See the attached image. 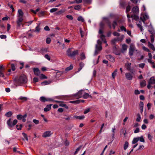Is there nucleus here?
Here are the masks:
<instances>
[{
  "instance_id": "4468645a",
  "label": "nucleus",
  "mask_w": 155,
  "mask_h": 155,
  "mask_svg": "<svg viewBox=\"0 0 155 155\" xmlns=\"http://www.w3.org/2000/svg\"><path fill=\"white\" fill-rule=\"evenodd\" d=\"M133 14H137L139 12V8L138 6H136L134 7L132 10Z\"/></svg>"
},
{
  "instance_id": "aec40b11",
  "label": "nucleus",
  "mask_w": 155,
  "mask_h": 155,
  "mask_svg": "<svg viewBox=\"0 0 155 155\" xmlns=\"http://www.w3.org/2000/svg\"><path fill=\"white\" fill-rule=\"evenodd\" d=\"M74 118L79 120H82L85 118V116L84 115L81 116H74Z\"/></svg>"
},
{
  "instance_id": "de8ad7c7",
  "label": "nucleus",
  "mask_w": 155,
  "mask_h": 155,
  "mask_svg": "<svg viewBox=\"0 0 155 155\" xmlns=\"http://www.w3.org/2000/svg\"><path fill=\"white\" fill-rule=\"evenodd\" d=\"M12 115V113L11 111L8 112L5 114V116L7 117H10Z\"/></svg>"
},
{
  "instance_id": "774afa93",
  "label": "nucleus",
  "mask_w": 155,
  "mask_h": 155,
  "mask_svg": "<svg viewBox=\"0 0 155 155\" xmlns=\"http://www.w3.org/2000/svg\"><path fill=\"white\" fill-rule=\"evenodd\" d=\"M90 108L84 110V114H86L88 112H89L90 111Z\"/></svg>"
},
{
  "instance_id": "473e14b6",
  "label": "nucleus",
  "mask_w": 155,
  "mask_h": 155,
  "mask_svg": "<svg viewBox=\"0 0 155 155\" xmlns=\"http://www.w3.org/2000/svg\"><path fill=\"white\" fill-rule=\"evenodd\" d=\"M148 44V46L150 48H151L153 51L155 50L154 47L152 44H151L150 42H149Z\"/></svg>"
},
{
  "instance_id": "8fccbe9b",
  "label": "nucleus",
  "mask_w": 155,
  "mask_h": 155,
  "mask_svg": "<svg viewBox=\"0 0 155 155\" xmlns=\"http://www.w3.org/2000/svg\"><path fill=\"white\" fill-rule=\"evenodd\" d=\"M66 17L69 19L70 20H72L73 19V17L71 15H66Z\"/></svg>"
},
{
  "instance_id": "bb28decb",
  "label": "nucleus",
  "mask_w": 155,
  "mask_h": 155,
  "mask_svg": "<svg viewBox=\"0 0 155 155\" xmlns=\"http://www.w3.org/2000/svg\"><path fill=\"white\" fill-rule=\"evenodd\" d=\"M12 123L11 122V119H9L7 121V124L8 126L10 127H12Z\"/></svg>"
},
{
  "instance_id": "a878e982",
  "label": "nucleus",
  "mask_w": 155,
  "mask_h": 155,
  "mask_svg": "<svg viewBox=\"0 0 155 155\" xmlns=\"http://www.w3.org/2000/svg\"><path fill=\"white\" fill-rule=\"evenodd\" d=\"M12 123L11 122V119H9L7 121V124L8 126L10 127H12Z\"/></svg>"
},
{
  "instance_id": "9d476101",
  "label": "nucleus",
  "mask_w": 155,
  "mask_h": 155,
  "mask_svg": "<svg viewBox=\"0 0 155 155\" xmlns=\"http://www.w3.org/2000/svg\"><path fill=\"white\" fill-rule=\"evenodd\" d=\"M135 47L134 46H130L129 49V54L130 56L133 55L134 50Z\"/></svg>"
},
{
  "instance_id": "e433bc0d",
  "label": "nucleus",
  "mask_w": 155,
  "mask_h": 155,
  "mask_svg": "<svg viewBox=\"0 0 155 155\" xmlns=\"http://www.w3.org/2000/svg\"><path fill=\"white\" fill-rule=\"evenodd\" d=\"M117 69H116L112 74V76L113 79L115 78V76H116L117 74Z\"/></svg>"
},
{
  "instance_id": "6e6552de",
  "label": "nucleus",
  "mask_w": 155,
  "mask_h": 155,
  "mask_svg": "<svg viewBox=\"0 0 155 155\" xmlns=\"http://www.w3.org/2000/svg\"><path fill=\"white\" fill-rule=\"evenodd\" d=\"M53 132L51 131L48 130L45 131L42 134V136L44 137H50Z\"/></svg>"
},
{
  "instance_id": "9b49d317",
  "label": "nucleus",
  "mask_w": 155,
  "mask_h": 155,
  "mask_svg": "<svg viewBox=\"0 0 155 155\" xmlns=\"http://www.w3.org/2000/svg\"><path fill=\"white\" fill-rule=\"evenodd\" d=\"M55 102L57 103H60L59 105L60 107H64L67 109L68 108V107L66 105V104H65L64 103L62 102L58 101H55Z\"/></svg>"
},
{
  "instance_id": "f704fd0d",
  "label": "nucleus",
  "mask_w": 155,
  "mask_h": 155,
  "mask_svg": "<svg viewBox=\"0 0 155 155\" xmlns=\"http://www.w3.org/2000/svg\"><path fill=\"white\" fill-rule=\"evenodd\" d=\"M64 12L65 10H64L61 9L59 11L56 12V14L57 15H60L64 13Z\"/></svg>"
},
{
  "instance_id": "5fc2aeb1",
  "label": "nucleus",
  "mask_w": 155,
  "mask_h": 155,
  "mask_svg": "<svg viewBox=\"0 0 155 155\" xmlns=\"http://www.w3.org/2000/svg\"><path fill=\"white\" fill-rule=\"evenodd\" d=\"M4 77V74L3 73L2 70H0V77Z\"/></svg>"
},
{
  "instance_id": "2eb2a0df",
  "label": "nucleus",
  "mask_w": 155,
  "mask_h": 155,
  "mask_svg": "<svg viewBox=\"0 0 155 155\" xmlns=\"http://www.w3.org/2000/svg\"><path fill=\"white\" fill-rule=\"evenodd\" d=\"M106 58L111 62H113L114 61V58L110 55H106Z\"/></svg>"
},
{
  "instance_id": "3c124183",
  "label": "nucleus",
  "mask_w": 155,
  "mask_h": 155,
  "mask_svg": "<svg viewBox=\"0 0 155 155\" xmlns=\"http://www.w3.org/2000/svg\"><path fill=\"white\" fill-rule=\"evenodd\" d=\"M138 138H139V140L140 141L142 142H145L144 140L143 136H141L140 137H138Z\"/></svg>"
},
{
  "instance_id": "6ab92c4d",
  "label": "nucleus",
  "mask_w": 155,
  "mask_h": 155,
  "mask_svg": "<svg viewBox=\"0 0 155 155\" xmlns=\"http://www.w3.org/2000/svg\"><path fill=\"white\" fill-rule=\"evenodd\" d=\"M52 104L47 105L46 107L44 108V111L45 112L49 111L51 109V106Z\"/></svg>"
},
{
  "instance_id": "f8f14e48",
  "label": "nucleus",
  "mask_w": 155,
  "mask_h": 155,
  "mask_svg": "<svg viewBox=\"0 0 155 155\" xmlns=\"http://www.w3.org/2000/svg\"><path fill=\"white\" fill-rule=\"evenodd\" d=\"M125 75L127 79L129 80H131L132 79L133 76L132 73H127Z\"/></svg>"
},
{
  "instance_id": "7ed1b4c3",
  "label": "nucleus",
  "mask_w": 155,
  "mask_h": 155,
  "mask_svg": "<svg viewBox=\"0 0 155 155\" xmlns=\"http://www.w3.org/2000/svg\"><path fill=\"white\" fill-rule=\"evenodd\" d=\"M71 50V48H69L67 51V54L68 56L71 57H73L78 54V50H76L72 52Z\"/></svg>"
},
{
  "instance_id": "09e8293b",
  "label": "nucleus",
  "mask_w": 155,
  "mask_h": 155,
  "mask_svg": "<svg viewBox=\"0 0 155 155\" xmlns=\"http://www.w3.org/2000/svg\"><path fill=\"white\" fill-rule=\"evenodd\" d=\"M22 134L23 136L25 138V139L27 141H28V139L27 134L25 133H22Z\"/></svg>"
},
{
  "instance_id": "f257e3e1",
  "label": "nucleus",
  "mask_w": 155,
  "mask_h": 155,
  "mask_svg": "<svg viewBox=\"0 0 155 155\" xmlns=\"http://www.w3.org/2000/svg\"><path fill=\"white\" fill-rule=\"evenodd\" d=\"M27 82V78L26 76L24 74L21 75L17 80V83L20 85L25 84Z\"/></svg>"
},
{
  "instance_id": "4c0bfd02",
  "label": "nucleus",
  "mask_w": 155,
  "mask_h": 155,
  "mask_svg": "<svg viewBox=\"0 0 155 155\" xmlns=\"http://www.w3.org/2000/svg\"><path fill=\"white\" fill-rule=\"evenodd\" d=\"M77 20L78 21H81L82 22H83L84 21V18L81 16L78 17V18Z\"/></svg>"
},
{
  "instance_id": "e2e57ef3",
  "label": "nucleus",
  "mask_w": 155,
  "mask_h": 155,
  "mask_svg": "<svg viewBox=\"0 0 155 155\" xmlns=\"http://www.w3.org/2000/svg\"><path fill=\"white\" fill-rule=\"evenodd\" d=\"M49 84V83L48 81H45L42 82L41 84L42 85H45L48 84Z\"/></svg>"
},
{
  "instance_id": "0eeeda50",
  "label": "nucleus",
  "mask_w": 155,
  "mask_h": 155,
  "mask_svg": "<svg viewBox=\"0 0 155 155\" xmlns=\"http://www.w3.org/2000/svg\"><path fill=\"white\" fill-rule=\"evenodd\" d=\"M23 20V17H18L17 23V28L18 29L19 28L20 26L22 25V22Z\"/></svg>"
},
{
  "instance_id": "a19ab883",
  "label": "nucleus",
  "mask_w": 155,
  "mask_h": 155,
  "mask_svg": "<svg viewBox=\"0 0 155 155\" xmlns=\"http://www.w3.org/2000/svg\"><path fill=\"white\" fill-rule=\"evenodd\" d=\"M58 10V8H52L50 10V12L51 13H53L57 11Z\"/></svg>"
},
{
  "instance_id": "4d7b16f0",
  "label": "nucleus",
  "mask_w": 155,
  "mask_h": 155,
  "mask_svg": "<svg viewBox=\"0 0 155 155\" xmlns=\"http://www.w3.org/2000/svg\"><path fill=\"white\" fill-rule=\"evenodd\" d=\"M33 81L34 83H36L38 81V79L37 77H35L33 79Z\"/></svg>"
},
{
  "instance_id": "f03ea898",
  "label": "nucleus",
  "mask_w": 155,
  "mask_h": 155,
  "mask_svg": "<svg viewBox=\"0 0 155 155\" xmlns=\"http://www.w3.org/2000/svg\"><path fill=\"white\" fill-rule=\"evenodd\" d=\"M101 42L100 40H98L97 41V44L95 46V50L94 53V55H96L98 54L100 51L102 49V47L101 46Z\"/></svg>"
},
{
  "instance_id": "c756f323",
  "label": "nucleus",
  "mask_w": 155,
  "mask_h": 155,
  "mask_svg": "<svg viewBox=\"0 0 155 155\" xmlns=\"http://www.w3.org/2000/svg\"><path fill=\"white\" fill-rule=\"evenodd\" d=\"M89 96L90 95L84 92V93L82 97L84 99H87L88 98Z\"/></svg>"
},
{
  "instance_id": "c85d7f7f",
  "label": "nucleus",
  "mask_w": 155,
  "mask_h": 155,
  "mask_svg": "<svg viewBox=\"0 0 155 155\" xmlns=\"http://www.w3.org/2000/svg\"><path fill=\"white\" fill-rule=\"evenodd\" d=\"M39 100L41 102H45L47 101V98L44 97L42 96L40 97Z\"/></svg>"
},
{
  "instance_id": "79ce46f5",
  "label": "nucleus",
  "mask_w": 155,
  "mask_h": 155,
  "mask_svg": "<svg viewBox=\"0 0 155 155\" xmlns=\"http://www.w3.org/2000/svg\"><path fill=\"white\" fill-rule=\"evenodd\" d=\"M81 8V6L80 5H75L74 7V9L76 10H79Z\"/></svg>"
},
{
  "instance_id": "ea45409f",
  "label": "nucleus",
  "mask_w": 155,
  "mask_h": 155,
  "mask_svg": "<svg viewBox=\"0 0 155 155\" xmlns=\"http://www.w3.org/2000/svg\"><path fill=\"white\" fill-rule=\"evenodd\" d=\"M140 85L141 87L145 86L146 85V82L145 80L142 81L140 83Z\"/></svg>"
},
{
  "instance_id": "4be33fe9",
  "label": "nucleus",
  "mask_w": 155,
  "mask_h": 155,
  "mask_svg": "<svg viewBox=\"0 0 155 155\" xmlns=\"http://www.w3.org/2000/svg\"><path fill=\"white\" fill-rule=\"evenodd\" d=\"M102 29H100L99 31V34H101V38L102 40H103V39H104V36L102 34L103 33V32L102 31Z\"/></svg>"
},
{
  "instance_id": "72a5a7b5",
  "label": "nucleus",
  "mask_w": 155,
  "mask_h": 155,
  "mask_svg": "<svg viewBox=\"0 0 155 155\" xmlns=\"http://www.w3.org/2000/svg\"><path fill=\"white\" fill-rule=\"evenodd\" d=\"M128 145H129V143H128V142L127 141H126L124 145V150H126L128 146Z\"/></svg>"
},
{
  "instance_id": "c03bdc74",
  "label": "nucleus",
  "mask_w": 155,
  "mask_h": 155,
  "mask_svg": "<svg viewBox=\"0 0 155 155\" xmlns=\"http://www.w3.org/2000/svg\"><path fill=\"white\" fill-rule=\"evenodd\" d=\"M92 0H84L83 1L85 3L90 4L92 2Z\"/></svg>"
},
{
  "instance_id": "58836bf2",
  "label": "nucleus",
  "mask_w": 155,
  "mask_h": 155,
  "mask_svg": "<svg viewBox=\"0 0 155 155\" xmlns=\"http://www.w3.org/2000/svg\"><path fill=\"white\" fill-rule=\"evenodd\" d=\"M39 76L41 79H46L47 78V77L43 74H40V75Z\"/></svg>"
},
{
  "instance_id": "7c9ffc66",
  "label": "nucleus",
  "mask_w": 155,
  "mask_h": 155,
  "mask_svg": "<svg viewBox=\"0 0 155 155\" xmlns=\"http://www.w3.org/2000/svg\"><path fill=\"white\" fill-rule=\"evenodd\" d=\"M69 103L72 104H79L80 103V100H77L76 101H71Z\"/></svg>"
},
{
  "instance_id": "603ef678",
  "label": "nucleus",
  "mask_w": 155,
  "mask_h": 155,
  "mask_svg": "<svg viewBox=\"0 0 155 155\" xmlns=\"http://www.w3.org/2000/svg\"><path fill=\"white\" fill-rule=\"evenodd\" d=\"M81 147V146H80L77 148L76 151L74 152V154H76L78 153V151H79V150H80Z\"/></svg>"
},
{
  "instance_id": "052dcab7",
  "label": "nucleus",
  "mask_w": 155,
  "mask_h": 155,
  "mask_svg": "<svg viewBox=\"0 0 155 155\" xmlns=\"http://www.w3.org/2000/svg\"><path fill=\"white\" fill-rule=\"evenodd\" d=\"M113 35L115 36H119L120 35V34L119 33L116 31L113 32Z\"/></svg>"
},
{
  "instance_id": "c9c22d12",
  "label": "nucleus",
  "mask_w": 155,
  "mask_h": 155,
  "mask_svg": "<svg viewBox=\"0 0 155 155\" xmlns=\"http://www.w3.org/2000/svg\"><path fill=\"white\" fill-rule=\"evenodd\" d=\"M73 68V66L72 64H71L69 67L67 68L65 70L66 71H70L72 70Z\"/></svg>"
},
{
  "instance_id": "0e129e2a",
  "label": "nucleus",
  "mask_w": 155,
  "mask_h": 155,
  "mask_svg": "<svg viewBox=\"0 0 155 155\" xmlns=\"http://www.w3.org/2000/svg\"><path fill=\"white\" fill-rule=\"evenodd\" d=\"M120 30L122 31H124L125 32L126 31V28L124 26H121L120 27Z\"/></svg>"
},
{
  "instance_id": "bf43d9fd",
  "label": "nucleus",
  "mask_w": 155,
  "mask_h": 155,
  "mask_svg": "<svg viewBox=\"0 0 155 155\" xmlns=\"http://www.w3.org/2000/svg\"><path fill=\"white\" fill-rule=\"evenodd\" d=\"M51 41V39L50 38H48L46 40V42L47 44H50Z\"/></svg>"
},
{
  "instance_id": "338daca9",
  "label": "nucleus",
  "mask_w": 155,
  "mask_h": 155,
  "mask_svg": "<svg viewBox=\"0 0 155 155\" xmlns=\"http://www.w3.org/2000/svg\"><path fill=\"white\" fill-rule=\"evenodd\" d=\"M145 64L144 63H141L139 64V66L140 68H143Z\"/></svg>"
},
{
  "instance_id": "f3484780",
  "label": "nucleus",
  "mask_w": 155,
  "mask_h": 155,
  "mask_svg": "<svg viewBox=\"0 0 155 155\" xmlns=\"http://www.w3.org/2000/svg\"><path fill=\"white\" fill-rule=\"evenodd\" d=\"M131 63L128 62L127 63L125 64V66L128 71H130L131 70Z\"/></svg>"
},
{
  "instance_id": "5701e85b",
  "label": "nucleus",
  "mask_w": 155,
  "mask_h": 155,
  "mask_svg": "<svg viewBox=\"0 0 155 155\" xmlns=\"http://www.w3.org/2000/svg\"><path fill=\"white\" fill-rule=\"evenodd\" d=\"M127 46L126 45H123L122 46L121 51L122 52H124L127 49Z\"/></svg>"
},
{
  "instance_id": "b1692460",
  "label": "nucleus",
  "mask_w": 155,
  "mask_h": 155,
  "mask_svg": "<svg viewBox=\"0 0 155 155\" xmlns=\"http://www.w3.org/2000/svg\"><path fill=\"white\" fill-rule=\"evenodd\" d=\"M40 30V28L39 26V25L37 26L35 28V30H30V31H34L35 32H39Z\"/></svg>"
},
{
  "instance_id": "37998d69",
  "label": "nucleus",
  "mask_w": 155,
  "mask_h": 155,
  "mask_svg": "<svg viewBox=\"0 0 155 155\" xmlns=\"http://www.w3.org/2000/svg\"><path fill=\"white\" fill-rule=\"evenodd\" d=\"M141 120V117L140 115L139 114H138L137 115V118L136 119L137 121L139 122Z\"/></svg>"
},
{
  "instance_id": "864d4df0",
  "label": "nucleus",
  "mask_w": 155,
  "mask_h": 155,
  "mask_svg": "<svg viewBox=\"0 0 155 155\" xmlns=\"http://www.w3.org/2000/svg\"><path fill=\"white\" fill-rule=\"evenodd\" d=\"M22 127V124H20L19 126H19L18 125H17L16 126L17 129L18 130H21V129Z\"/></svg>"
},
{
  "instance_id": "a18cd8bd",
  "label": "nucleus",
  "mask_w": 155,
  "mask_h": 155,
  "mask_svg": "<svg viewBox=\"0 0 155 155\" xmlns=\"http://www.w3.org/2000/svg\"><path fill=\"white\" fill-rule=\"evenodd\" d=\"M117 25V22L116 21H113V24H112V26H113V27L114 29H115V27H116V26Z\"/></svg>"
},
{
  "instance_id": "cd10ccee",
  "label": "nucleus",
  "mask_w": 155,
  "mask_h": 155,
  "mask_svg": "<svg viewBox=\"0 0 155 155\" xmlns=\"http://www.w3.org/2000/svg\"><path fill=\"white\" fill-rule=\"evenodd\" d=\"M12 123L11 122V119H9L7 121V124L8 126L10 127H12Z\"/></svg>"
},
{
  "instance_id": "423d86ee",
  "label": "nucleus",
  "mask_w": 155,
  "mask_h": 155,
  "mask_svg": "<svg viewBox=\"0 0 155 155\" xmlns=\"http://www.w3.org/2000/svg\"><path fill=\"white\" fill-rule=\"evenodd\" d=\"M84 93V90H81L79 91L76 94H75L74 96L77 97L78 98H79L83 97Z\"/></svg>"
},
{
  "instance_id": "1a4fd4ad",
  "label": "nucleus",
  "mask_w": 155,
  "mask_h": 155,
  "mask_svg": "<svg viewBox=\"0 0 155 155\" xmlns=\"http://www.w3.org/2000/svg\"><path fill=\"white\" fill-rule=\"evenodd\" d=\"M149 18V16L147 13L143 14L140 17V19L144 23H145V21Z\"/></svg>"
},
{
  "instance_id": "a211bd4d",
  "label": "nucleus",
  "mask_w": 155,
  "mask_h": 155,
  "mask_svg": "<svg viewBox=\"0 0 155 155\" xmlns=\"http://www.w3.org/2000/svg\"><path fill=\"white\" fill-rule=\"evenodd\" d=\"M137 14H133L131 16V17L133 19H134L136 21H137L139 19V17L137 15Z\"/></svg>"
},
{
  "instance_id": "ddd939ff",
  "label": "nucleus",
  "mask_w": 155,
  "mask_h": 155,
  "mask_svg": "<svg viewBox=\"0 0 155 155\" xmlns=\"http://www.w3.org/2000/svg\"><path fill=\"white\" fill-rule=\"evenodd\" d=\"M33 70L34 71V74L35 75L37 76H39L40 75V71L38 68H34L33 69Z\"/></svg>"
},
{
  "instance_id": "39448f33",
  "label": "nucleus",
  "mask_w": 155,
  "mask_h": 155,
  "mask_svg": "<svg viewBox=\"0 0 155 155\" xmlns=\"http://www.w3.org/2000/svg\"><path fill=\"white\" fill-rule=\"evenodd\" d=\"M119 36V37L115 38L112 40L111 42L112 44H114L116 41H121L124 38V36L123 35Z\"/></svg>"
},
{
  "instance_id": "69168bd1",
  "label": "nucleus",
  "mask_w": 155,
  "mask_h": 155,
  "mask_svg": "<svg viewBox=\"0 0 155 155\" xmlns=\"http://www.w3.org/2000/svg\"><path fill=\"white\" fill-rule=\"evenodd\" d=\"M17 118L18 120H21L23 118L22 116L21 115H18L17 116Z\"/></svg>"
},
{
  "instance_id": "412c9836",
  "label": "nucleus",
  "mask_w": 155,
  "mask_h": 155,
  "mask_svg": "<svg viewBox=\"0 0 155 155\" xmlns=\"http://www.w3.org/2000/svg\"><path fill=\"white\" fill-rule=\"evenodd\" d=\"M148 31L151 34H152L153 31V29L151 23H150V25L148 26Z\"/></svg>"
},
{
  "instance_id": "6e6d98bb",
  "label": "nucleus",
  "mask_w": 155,
  "mask_h": 155,
  "mask_svg": "<svg viewBox=\"0 0 155 155\" xmlns=\"http://www.w3.org/2000/svg\"><path fill=\"white\" fill-rule=\"evenodd\" d=\"M130 6L129 5L128 6L127 8L126 9V12L127 13H127L130 11Z\"/></svg>"
},
{
  "instance_id": "20e7f679",
  "label": "nucleus",
  "mask_w": 155,
  "mask_h": 155,
  "mask_svg": "<svg viewBox=\"0 0 155 155\" xmlns=\"http://www.w3.org/2000/svg\"><path fill=\"white\" fill-rule=\"evenodd\" d=\"M155 84V78L154 77H151L148 81L147 87L148 89H150L151 87V84Z\"/></svg>"
},
{
  "instance_id": "2f4dec72",
  "label": "nucleus",
  "mask_w": 155,
  "mask_h": 155,
  "mask_svg": "<svg viewBox=\"0 0 155 155\" xmlns=\"http://www.w3.org/2000/svg\"><path fill=\"white\" fill-rule=\"evenodd\" d=\"M139 140V138H138V137L134 138L133 141H132V143L133 144H135Z\"/></svg>"
},
{
  "instance_id": "393cba45",
  "label": "nucleus",
  "mask_w": 155,
  "mask_h": 155,
  "mask_svg": "<svg viewBox=\"0 0 155 155\" xmlns=\"http://www.w3.org/2000/svg\"><path fill=\"white\" fill-rule=\"evenodd\" d=\"M18 17H23V12L21 9H19L18 11Z\"/></svg>"
},
{
  "instance_id": "49530a36",
  "label": "nucleus",
  "mask_w": 155,
  "mask_h": 155,
  "mask_svg": "<svg viewBox=\"0 0 155 155\" xmlns=\"http://www.w3.org/2000/svg\"><path fill=\"white\" fill-rule=\"evenodd\" d=\"M80 58L81 60H84L85 58V54L84 53H82L80 55Z\"/></svg>"
},
{
  "instance_id": "dca6fc26",
  "label": "nucleus",
  "mask_w": 155,
  "mask_h": 155,
  "mask_svg": "<svg viewBox=\"0 0 155 155\" xmlns=\"http://www.w3.org/2000/svg\"><path fill=\"white\" fill-rule=\"evenodd\" d=\"M103 18L104 21H105V22H106V23L108 24L109 28H111V25L109 19L107 18L106 17H104Z\"/></svg>"
},
{
  "instance_id": "680f3d73",
  "label": "nucleus",
  "mask_w": 155,
  "mask_h": 155,
  "mask_svg": "<svg viewBox=\"0 0 155 155\" xmlns=\"http://www.w3.org/2000/svg\"><path fill=\"white\" fill-rule=\"evenodd\" d=\"M33 122L36 124H38L39 123V121L36 119H33Z\"/></svg>"
},
{
  "instance_id": "13d9d810",
  "label": "nucleus",
  "mask_w": 155,
  "mask_h": 155,
  "mask_svg": "<svg viewBox=\"0 0 155 155\" xmlns=\"http://www.w3.org/2000/svg\"><path fill=\"white\" fill-rule=\"evenodd\" d=\"M140 108H143V103L142 101H140Z\"/></svg>"
}]
</instances>
